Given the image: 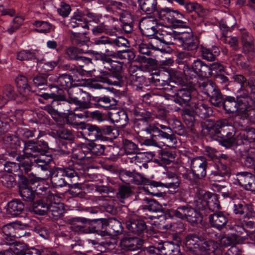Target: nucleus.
Here are the masks:
<instances>
[{"label":"nucleus","mask_w":255,"mask_h":255,"mask_svg":"<svg viewBox=\"0 0 255 255\" xmlns=\"http://www.w3.org/2000/svg\"><path fill=\"white\" fill-rule=\"evenodd\" d=\"M200 87L207 95L209 102L216 110L225 115H230L236 112L242 113V117L247 118L249 109L255 106L254 99L246 98L245 94L234 96L223 94L220 89L212 81L203 82Z\"/></svg>","instance_id":"nucleus-1"},{"label":"nucleus","mask_w":255,"mask_h":255,"mask_svg":"<svg viewBox=\"0 0 255 255\" xmlns=\"http://www.w3.org/2000/svg\"><path fill=\"white\" fill-rule=\"evenodd\" d=\"M24 155L15 158L19 162L17 174H36L40 171H46L50 168L53 160L49 153L48 143L43 139L28 140L24 142Z\"/></svg>","instance_id":"nucleus-2"},{"label":"nucleus","mask_w":255,"mask_h":255,"mask_svg":"<svg viewBox=\"0 0 255 255\" xmlns=\"http://www.w3.org/2000/svg\"><path fill=\"white\" fill-rule=\"evenodd\" d=\"M96 40V39L94 42L88 41L89 45L85 46V48L82 50L84 51H90V56L94 61H100L103 64H109V67H108L109 71H101L100 75L96 77L97 80L109 85L122 87L123 84L122 75V64L121 62L111 59V57L117 58L118 50H110L107 46H105L106 49L104 52L94 50L93 49H97L95 46L99 45L95 44Z\"/></svg>","instance_id":"nucleus-3"},{"label":"nucleus","mask_w":255,"mask_h":255,"mask_svg":"<svg viewBox=\"0 0 255 255\" xmlns=\"http://www.w3.org/2000/svg\"><path fill=\"white\" fill-rule=\"evenodd\" d=\"M68 221L80 233L94 234L101 237L109 235V221L106 218L91 219L83 217H73Z\"/></svg>","instance_id":"nucleus-4"},{"label":"nucleus","mask_w":255,"mask_h":255,"mask_svg":"<svg viewBox=\"0 0 255 255\" xmlns=\"http://www.w3.org/2000/svg\"><path fill=\"white\" fill-rule=\"evenodd\" d=\"M48 92H42L40 91L36 95L38 96V101L40 103L45 104L43 109L52 116H58V110H64V104L66 103V97L64 91L57 85L49 88Z\"/></svg>","instance_id":"nucleus-5"},{"label":"nucleus","mask_w":255,"mask_h":255,"mask_svg":"<svg viewBox=\"0 0 255 255\" xmlns=\"http://www.w3.org/2000/svg\"><path fill=\"white\" fill-rule=\"evenodd\" d=\"M186 247L194 255H212L218 248L217 242L208 239L203 233H189L185 238Z\"/></svg>","instance_id":"nucleus-6"},{"label":"nucleus","mask_w":255,"mask_h":255,"mask_svg":"<svg viewBox=\"0 0 255 255\" xmlns=\"http://www.w3.org/2000/svg\"><path fill=\"white\" fill-rule=\"evenodd\" d=\"M55 196L53 194H49L43 197L33 204V206L28 207L29 211L38 215H47L53 217L59 218L63 213V206L61 203L55 201Z\"/></svg>","instance_id":"nucleus-7"},{"label":"nucleus","mask_w":255,"mask_h":255,"mask_svg":"<svg viewBox=\"0 0 255 255\" xmlns=\"http://www.w3.org/2000/svg\"><path fill=\"white\" fill-rule=\"evenodd\" d=\"M160 128L154 125H149L145 129L147 134H150L149 139L145 140L147 145L161 147L165 145V142L169 141L176 142L175 135L172 129L167 126L159 125Z\"/></svg>","instance_id":"nucleus-8"},{"label":"nucleus","mask_w":255,"mask_h":255,"mask_svg":"<svg viewBox=\"0 0 255 255\" xmlns=\"http://www.w3.org/2000/svg\"><path fill=\"white\" fill-rule=\"evenodd\" d=\"M82 134L86 138L95 140L111 142L116 136L113 134L114 129L112 126H97L90 124H83Z\"/></svg>","instance_id":"nucleus-9"},{"label":"nucleus","mask_w":255,"mask_h":255,"mask_svg":"<svg viewBox=\"0 0 255 255\" xmlns=\"http://www.w3.org/2000/svg\"><path fill=\"white\" fill-rule=\"evenodd\" d=\"M166 217L186 220L193 226L201 224L203 219V214L200 211L186 203L179 205L176 209H170Z\"/></svg>","instance_id":"nucleus-10"},{"label":"nucleus","mask_w":255,"mask_h":255,"mask_svg":"<svg viewBox=\"0 0 255 255\" xmlns=\"http://www.w3.org/2000/svg\"><path fill=\"white\" fill-rule=\"evenodd\" d=\"M52 186L58 189L67 186L69 182H72L78 178V172L73 168L69 167H50L48 170Z\"/></svg>","instance_id":"nucleus-11"},{"label":"nucleus","mask_w":255,"mask_h":255,"mask_svg":"<svg viewBox=\"0 0 255 255\" xmlns=\"http://www.w3.org/2000/svg\"><path fill=\"white\" fill-rule=\"evenodd\" d=\"M229 127L232 128V123L226 119L218 121L208 120L201 122V129H199V130L203 135L208 136L212 140H216L221 135L222 130Z\"/></svg>","instance_id":"nucleus-12"},{"label":"nucleus","mask_w":255,"mask_h":255,"mask_svg":"<svg viewBox=\"0 0 255 255\" xmlns=\"http://www.w3.org/2000/svg\"><path fill=\"white\" fill-rule=\"evenodd\" d=\"M208 162L203 156L193 158L191 161V170L184 174V179L189 180L193 185H198L207 174Z\"/></svg>","instance_id":"nucleus-13"},{"label":"nucleus","mask_w":255,"mask_h":255,"mask_svg":"<svg viewBox=\"0 0 255 255\" xmlns=\"http://www.w3.org/2000/svg\"><path fill=\"white\" fill-rule=\"evenodd\" d=\"M179 15H184L177 10H174L169 7L160 8L156 10V16L159 19L166 21L171 24L173 28H184L186 32H192L191 28L186 24V22L177 19Z\"/></svg>","instance_id":"nucleus-14"},{"label":"nucleus","mask_w":255,"mask_h":255,"mask_svg":"<svg viewBox=\"0 0 255 255\" xmlns=\"http://www.w3.org/2000/svg\"><path fill=\"white\" fill-rule=\"evenodd\" d=\"M87 33H71L73 43L81 48L70 46L66 49L65 53L70 59L78 61L81 53L88 54L90 55V51L87 52L82 50L85 48V46L89 45L88 41H91L90 38L87 36Z\"/></svg>","instance_id":"nucleus-15"},{"label":"nucleus","mask_w":255,"mask_h":255,"mask_svg":"<svg viewBox=\"0 0 255 255\" xmlns=\"http://www.w3.org/2000/svg\"><path fill=\"white\" fill-rule=\"evenodd\" d=\"M17 177V185L18 187V193L23 201L31 199L33 197L32 188L36 183L39 177L32 173L27 175L15 174Z\"/></svg>","instance_id":"nucleus-16"},{"label":"nucleus","mask_w":255,"mask_h":255,"mask_svg":"<svg viewBox=\"0 0 255 255\" xmlns=\"http://www.w3.org/2000/svg\"><path fill=\"white\" fill-rule=\"evenodd\" d=\"M233 210L235 214L244 219V224L248 228L255 227V211L252 204L239 201L234 203Z\"/></svg>","instance_id":"nucleus-17"},{"label":"nucleus","mask_w":255,"mask_h":255,"mask_svg":"<svg viewBox=\"0 0 255 255\" xmlns=\"http://www.w3.org/2000/svg\"><path fill=\"white\" fill-rule=\"evenodd\" d=\"M171 93L168 94V99L183 108L189 107L192 99V92L194 88L192 87L178 88L171 86Z\"/></svg>","instance_id":"nucleus-18"},{"label":"nucleus","mask_w":255,"mask_h":255,"mask_svg":"<svg viewBox=\"0 0 255 255\" xmlns=\"http://www.w3.org/2000/svg\"><path fill=\"white\" fill-rule=\"evenodd\" d=\"M143 37H145L146 42L150 45L151 49L154 52H160L161 54H171L174 51L173 49L169 46L173 44V42L166 41L163 37H159L163 34L162 33H153L150 35H145L144 33H140Z\"/></svg>","instance_id":"nucleus-19"},{"label":"nucleus","mask_w":255,"mask_h":255,"mask_svg":"<svg viewBox=\"0 0 255 255\" xmlns=\"http://www.w3.org/2000/svg\"><path fill=\"white\" fill-rule=\"evenodd\" d=\"M166 33L172 35L174 40L179 42V45L185 50L193 51L199 45L200 34L201 33Z\"/></svg>","instance_id":"nucleus-20"},{"label":"nucleus","mask_w":255,"mask_h":255,"mask_svg":"<svg viewBox=\"0 0 255 255\" xmlns=\"http://www.w3.org/2000/svg\"><path fill=\"white\" fill-rule=\"evenodd\" d=\"M233 79L235 83L240 86L237 93L238 94H242V93L245 94V97L254 99L255 103V84L250 82L245 76L242 74H235L233 76Z\"/></svg>","instance_id":"nucleus-21"},{"label":"nucleus","mask_w":255,"mask_h":255,"mask_svg":"<svg viewBox=\"0 0 255 255\" xmlns=\"http://www.w3.org/2000/svg\"><path fill=\"white\" fill-rule=\"evenodd\" d=\"M118 175L120 180L128 185L134 184L139 185L142 182L148 183L150 181V178H147L143 174L136 172L135 170L131 171L122 168L119 170Z\"/></svg>","instance_id":"nucleus-22"},{"label":"nucleus","mask_w":255,"mask_h":255,"mask_svg":"<svg viewBox=\"0 0 255 255\" xmlns=\"http://www.w3.org/2000/svg\"><path fill=\"white\" fill-rule=\"evenodd\" d=\"M184 63L183 70L188 74L192 72L200 78L208 77L207 73L209 72L208 64L201 59L194 60L191 64L187 63V60L181 61Z\"/></svg>","instance_id":"nucleus-23"},{"label":"nucleus","mask_w":255,"mask_h":255,"mask_svg":"<svg viewBox=\"0 0 255 255\" xmlns=\"http://www.w3.org/2000/svg\"><path fill=\"white\" fill-rule=\"evenodd\" d=\"M216 140L225 148H230L236 145H240L242 142L239 141V135H236L235 128L233 125L232 128L231 127L226 128L224 130H222L221 135Z\"/></svg>","instance_id":"nucleus-24"},{"label":"nucleus","mask_w":255,"mask_h":255,"mask_svg":"<svg viewBox=\"0 0 255 255\" xmlns=\"http://www.w3.org/2000/svg\"><path fill=\"white\" fill-rule=\"evenodd\" d=\"M230 215L223 211H216L209 216V223L211 228H214L219 231L224 229L227 230L228 225L231 223Z\"/></svg>","instance_id":"nucleus-25"},{"label":"nucleus","mask_w":255,"mask_h":255,"mask_svg":"<svg viewBox=\"0 0 255 255\" xmlns=\"http://www.w3.org/2000/svg\"><path fill=\"white\" fill-rule=\"evenodd\" d=\"M143 202L144 204L142 205V209L143 210H147L150 212L154 213H159L160 214L157 215L156 216H150L149 218L150 220L157 218L158 219L160 218V220L170 219L169 217H166V214L170 210H165L162 207V205L155 199L149 198L145 197Z\"/></svg>","instance_id":"nucleus-26"},{"label":"nucleus","mask_w":255,"mask_h":255,"mask_svg":"<svg viewBox=\"0 0 255 255\" xmlns=\"http://www.w3.org/2000/svg\"><path fill=\"white\" fill-rule=\"evenodd\" d=\"M201 205H198L199 209L206 210L209 209L214 213L221 208L217 194L210 192H205L201 197Z\"/></svg>","instance_id":"nucleus-27"},{"label":"nucleus","mask_w":255,"mask_h":255,"mask_svg":"<svg viewBox=\"0 0 255 255\" xmlns=\"http://www.w3.org/2000/svg\"><path fill=\"white\" fill-rule=\"evenodd\" d=\"M105 148V145L91 141L81 146V151L79 152H81L83 155L78 157V159L82 160L84 158H90L94 156H101L104 154Z\"/></svg>","instance_id":"nucleus-28"},{"label":"nucleus","mask_w":255,"mask_h":255,"mask_svg":"<svg viewBox=\"0 0 255 255\" xmlns=\"http://www.w3.org/2000/svg\"><path fill=\"white\" fill-rule=\"evenodd\" d=\"M102 117L104 121H111L112 123L119 124V126H126L128 121L127 113L123 110H117L111 108L107 112L102 113Z\"/></svg>","instance_id":"nucleus-29"},{"label":"nucleus","mask_w":255,"mask_h":255,"mask_svg":"<svg viewBox=\"0 0 255 255\" xmlns=\"http://www.w3.org/2000/svg\"><path fill=\"white\" fill-rule=\"evenodd\" d=\"M64 110H58V116H52V118L56 122H59L61 124L68 125L74 128H81L83 127V124L85 123L79 122L77 120L76 117L74 115V113L71 111L69 113H65L69 109H64Z\"/></svg>","instance_id":"nucleus-30"},{"label":"nucleus","mask_w":255,"mask_h":255,"mask_svg":"<svg viewBox=\"0 0 255 255\" xmlns=\"http://www.w3.org/2000/svg\"><path fill=\"white\" fill-rule=\"evenodd\" d=\"M230 162V157L225 154H221L218 158L217 163L216 164V170L212 171L211 175L219 176L220 177H229L231 173L229 164Z\"/></svg>","instance_id":"nucleus-31"},{"label":"nucleus","mask_w":255,"mask_h":255,"mask_svg":"<svg viewBox=\"0 0 255 255\" xmlns=\"http://www.w3.org/2000/svg\"><path fill=\"white\" fill-rule=\"evenodd\" d=\"M3 145L7 154L12 158L19 156V151L18 148L20 145V141L19 138L12 134H7L3 138Z\"/></svg>","instance_id":"nucleus-32"},{"label":"nucleus","mask_w":255,"mask_h":255,"mask_svg":"<svg viewBox=\"0 0 255 255\" xmlns=\"http://www.w3.org/2000/svg\"><path fill=\"white\" fill-rule=\"evenodd\" d=\"M24 214V204L20 199H14L7 203L5 207L6 217H21Z\"/></svg>","instance_id":"nucleus-33"},{"label":"nucleus","mask_w":255,"mask_h":255,"mask_svg":"<svg viewBox=\"0 0 255 255\" xmlns=\"http://www.w3.org/2000/svg\"><path fill=\"white\" fill-rule=\"evenodd\" d=\"M116 38H112L108 36H102L96 38L95 44L107 45L109 46H124L126 47L129 46L128 40L124 36H118L116 34Z\"/></svg>","instance_id":"nucleus-34"},{"label":"nucleus","mask_w":255,"mask_h":255,"mask_svg":"<svg viewBox=\"0 0 255 255\" xmlns=\"http://www.w3.org/2000/svg\"><path fill=\"white\" fill-rule=\"evenodd\" d=\"M86 94L87 100L89 101V108H103L108 110L113 106L111 104V100L108 96H94L89 93Z\"/></svg>","instance_id":"nucleus-35"},{"label":"nucleus","mask_w":255,"mask_h":255,"mask_svg":"<svg viewBox=\"0 0 255 255\" xmlns=\"http://www.w3.org/2000/svg\"><path fill=\"white\" fill-rule=\"evenodd\" d=\"M88 108H78V111L74 110L75 116L77 119H84L87 121H96L99 122H103L102 113L98 110L90 111L87 110Z\"/></svg>","instance_id":"nucleus-36"},{"label":"nucleus","mask_w":255,"mask_h":255,"mask_svg":"<svg viewBox=\"0 0 255 255\" xmlns=\"http://www.w3.org/2000/svg\"><path fill=\"white\" fill-rule=\"evenodd\" d=\"M237 180L239 185L247 190L255 191V176L251 172L238 173Z\"/></svg>","instance_id":"nucleus-37"},{"label":"nucleus","mask_w":255,"mask_h":255,"mask_svg":"<svg viewBox=\"0 0 255 255\" xmlns=\"http://www.w3.org/2000/svg\"><path fill=\"white\" fill-rule=\"evenodd\" d=\"M42 247H29L27 244L16 242L13 246V252L15 255H41Z\"/></svg>","instance_id":"nucleus-38"},{"label":"nucleus","mask_w":255,"mask_h":255,"mask_svg":"<svg viewBox=\"0 0 255 255\" xmlns=\"http://www.w3.org/2000/svg\"><path fill=\"white\" fill-rule=\"evenodd\" d=\"M15 82L19 94L22 96V100H27L29 93L34 91L32 86L28 83L27 77L22 75H19L16 77Z\"/></svg>","instance_id":"nucleus-39"},{"label":"nucleus","mask_w":255,"mask_h":255,"mask_svg":"<svg viewBox=\"0 0 255 255\" xmlns=\"http://www.w3.org/2000/svg\"><path fill=\"white\" fill-rule=\"evenodd\" d=\"M37 183L33 185L32 189L33 197L31 199H27L26 202L29 203V207L33 206L34 203H36L39 199H35L36 195H41L43 193H46L49 191V185L45 183V181L41 177H39V179L36 180Z\"/></svg>","instance_id":"nucleus-40"},{"label":"nucleus","mask_w":255,"mask_h":255,"mask_svg":"<svg viewBox=\"0 0 255 255\" xmlns=\"http://www.w3.org/2000/svg\"><path fill=\"white\" fill-rule=\"evenodd\" d=\"M129 232L137 236H142L147 231V225L142 219H131L127 223Z\"/></svg>","instance_id":"nucleus-41"},{"label":"nucleus","mask_w":255,"mask_h":255,"mask_svg":"<svg viewBox=\"0 0 255 255\" xmlns=\"http://www.w3.org/2000/svg\"><path fill=\"white\" fill-rule=\"evenodd\" d=\"M182 112L184 121L188 128L192 130H196L198 127L200 128L201 122H198L193 110L190 107L183 108Z\"/></svg>","instance_id":"nucleus-42"},{"label":"nucleus","mask_w":255,"mask_h":255,"mask_svg":"<svg viewBox=\"0 0 255 255\" xmlns=\"http://www.w3.org/2000/svg\"><path fill=\"white\" fill-rule=\"evenodd\" d=\"M121 243L124 248L130 251L140 250L144 243V240L136 237H125Z\"/></svg>","instance_id":"nucleus-43"},{"label":"nucleus","mask_w":255,"mask_h":255,"mask_svg":"<svg viewBox=\"0 0 255 255\" xmlns=\"http://www.w3.org/2000/svg\"><path fill=\"white\" fill-rule=\"evenodd\" d=\"M189 107L193 110L196 117L202 119L209 117L213 114L212 108L202 102L193 103Z\"/></svg>","instance_id":"nucleus-44"},{"label":"nucleus","mask_w":255,"mask_h":255,"mask_svg":"<svg viewBox=\"0 0 255 255\" xmlns=\"http://www.w3.org/2000/svg\"><path fill=\"white\" fill-rule=\"evenodd\" d=\"M52 77H49L46 74H38L34 76L32 81L33 85L37 87L41 90H48V88L56 85L55 84L50 83Z\"/></svg>","instance_id":"nucleus-45"},{"label":"nucleus","mask_w":255,"mask_h":255,"mask_svg":"<svg viewBox=\"0 0 255 255\" xmlns=\"http://www.w3.org/2000/svg\"><path fill=\"white\" fill-rule=\"evenodd\" d=\"M49 135L56 139L73 141L74 136L71 130L63 127L59 128L58 129L52 130L49 132Z\"/></svg>","instance_id":"nucleus-46"},{"label":"nucleus","mask_w":255,"mask_h":255,"mask_svg":"<svg viewBox=\"0 0 255 255\" xmlns=\"http://www.w3.org/2000/svg\"><path fill=\"white\" fill-rule=\"evenodd\" d=\"M168 245L169 243L167 242H161L149 247L146 252L148 255H167L166 250Z\"/></svg>","instance_id":"nucleus-47"},{"label":"nucleus","mask_w":255,"mask_h":255,"mask_svg":"<svg viewBox=\"0 0 255 255\" xmlns=\"http://www.w3.org/2000/svg\"><path fill=\"white\" fill-rule=\"evenodd\" d=\"M201 52L203 58L210 61L215 60L220 53L219 48L216 46H212L211 48L202 46Z\"/></svg>","instance_id":"nucleus-48"},{"label":"nucleus","mask_w":255,"mask_h":255,"mask_svg":"<svg viewBox=\"0 0 255 255\" xmlns=\"http://www.w3.org/2000/svg\"><path fill=\"white\" fill-rule=\"evenodd\" d=\"M239 236L236 233L223 234L219 239V245L222 247L232 246L236 245L239 242Z\"/></svg>","instance_id":"nucleus-49"},{"label":"nucleus","mask_w":255,"mask_h":255,"mask_svg":"<svg viewBox=\"0 0 255 255\" xmlns=\"http://www.w3.org/2000/svg\"><path fill=\"white\" fill-rule=\"evenodd\" d=\"M153 178V175L151 176L150 178V181L148 182L149 185H150L153 187H166L168 189H172L173 191H171V192L174 193L175 192V190L177 189L179 186V179H176L174 180H172L170 182H168L166 183H163L160 181H156L152 179Z\"/></svg>","instance_id":"nucleus-50"},{"label":"nucleus","mask_w":255,"mask_h":255,"mask_svg":"<svg viewBox=\"0 0 255 255\" xmlns=\"http://www.w3.org/2000/svg\"><path fill=\"white\" fill-rule=\"evenodd\" d=\"M138 2L142 10L147 14L156 12L158 10L156 8V0H138Z\"/></svg>","instance_id":"nucleus-51"},{"label":"nucleus","mask_w":255,"mask_h":255,"mask_svg":"<svg viewBox=\"0 0 255 255\" xmlns=\"http://www.w3.org/2000/svg\"><path fill=\"white\" fill-rule=\"evenodd\" d=\"M72 183L69 182V185H67L69 187L68 190L69 194L73 197L84 198L86 193L83 191L81 184L79 183L74 184Z\"/></svg>","instance_id":"nucleus-52"},{"label":"nucleus","mask_w":255,"mask_h":255,"mask_svg":"<svg viewBox=\"0 0 255 255\" xmlns=\"http://www.w3.org/2000/svg\"><path fill=\"white\" fill-rule=\"evenodd\" d=\"M108 228H110L108 230L109 235L117 236L123 233L124 228L122 223L117 220H114L110 222L109 221Z\"/></svg>","instance_id":"nucleus-53"},{"label":"nucleus","mask_w":255,"mask_h":255,"mask_svg":"<svg viewBox=\"0 0 255 255\" xmlns=\"http://www.w3.org/2000/svg\"><path fill=\"white\" fill-rule=\"evenodd\" d=\"M140 42L139 41L138 43H137L138 45V51L139 54L154 57H155L156 55L151 49L148 42H146V39L143 38L142 40H140Z\"/></svg>","instance_id":"nucleus-54"},{"label":"nucleus","mask_w":255,"mask_h":255,"mask_svg":"<svg viewBox=\"0 0 255 255\" xmlns=\"http://www.w3.org/2000/svg\"><path fill=\"white\" fill-rule=\"evenodd\" d=\"M242 38L243 52L248 54L250 57H253L255 54L254 44L252 41H250L245 38V36L248 33H243Z\"/></svg>","instance_id":"nucleus-55"},{"label":"nucleus","mask_w":255,"mask_h":255,"mask_svg":"<svg viewBox=\"0 0 255 255\" xmlns=\"http://www.w3.org/2000/svg\"><path fill=\"white\" fill-rule=\"evenodd\" d=\"M2 94L3 96L1 98H5L7 100V102L9 100H15L17 96L14 87L10 84H6L3 87Z\"/></svg>","instance_id":"nucleus-56"},{"label":"nucleus","mask_w":255,"mask_h":255,"mask_svg":"<svg viewBox=\"0 0 255 255\" xmlns=\"http://www.w3.org/2000/svg\"><path fill=\"white\" fill-rule=\"evenodd\" d=\"M208 68L209 70L207 73L208 77H213L214 78L218 75L225 72L224 66L218 63L208 64Z\"/></svg>","instance_id":"nucleus-57"},{"label":"nucleus","mask_w":255,"mask_h":255,"mask_svg":"<svg viewBox=\"0 0 255 255\" xmlns=\"http://www.w3.org/2000/svg\"><path fill=\"white\" fill-rule=\"evenodd\" d=\"M141 185H143V189L147 195L157 197H164L166 195L165 192L159 191L157 189L158 187H153L149 183L142 182Z\"/></svg>","instance_id":"nucleus-58"},{"label":"nucleus","mask_w":255,"mask_h":255,"mask_svg":"<svg viewBox=\"0 0 255 255\" xmlns=\"http://www.w3.org/2000/svg\"><path fill=\"white\" fill-rule=\"evenodd\" d=\"M131 189L125 185H122L119 187L117 197L122 203H125V200L128 198L131 194Z\"/></svg>","instance_id":"nucleus-59"},{"label":"nucleus","mask_w":255,"mask_h":255,"mask_svg":"<svg viewBox=\"0 0 255 255\" xmlns=\"http://www.w3.org/2000/svg\"><path fill=\"white\" fill-rule=\"evenodd\" d=\"M13 124V121L9 117H0V136L9 129L11 125Z\"/></svg>","instance_id":"nucleus-60"},{"label":"nucleus","mask_w":255,"mask_h":255,"mask_svg":"<svg viewBox=\"0 0 255 255\" xmlns=\"http://www.w3.org/2000/svg\"><path fill=\"white\" fill-rule=\"evenodd\" d=\"M118 54L117 58L128 60V61L134 60L136 56L134 51L129 49L118 50Z\"/></svg>","instance_id":"nucleus-61"},{"label":"nucleus","mask_w":255,"mask_h":255,"mask_svg":"<svg viewBox=\"0 0 255 255\" xmlns=\"http://www.w3.org/2000/svg\"><path fill=\"white\" fill-rule=\"evenodd\" d=\"M245 228H248L244 224V221L243 222H231L228 225L227 230L234 231L237 235L242 234L245 231Z\"/></svg>","instance_id":"nucleus-62"},{"label":"nucleus","mask_w":255,"mask_h":255,"mask_svg":"<svg viewBox=\"0 0 255 255\" xmlns=\"http://www.w3.org/2000/svg\"><path fill=\"white\" fill-rule=\"evenodd\" d=\"M130 79L134 82V85H135L138 89H141L143 87L147 85L146 78L143 76L138 75V73L135 75L131 74Z\"/></svg>","instance_id":"nucleus-63"},{"label":"nucleus","mask_w":255,"mask_h":255,"mask_svg":"<svg viewBox=\"0 0 255 255\" xmlns=\"http://www.w3.org/2000/svg\"><path fill=\"white\" fill-rule=\"evenodd\" d=\"M34 25L38 29H35L36 32H47L48 31H54L55 27L47 21H36Z\"/></svg>","instance_id":"nucleus-64"}]
</instances>
